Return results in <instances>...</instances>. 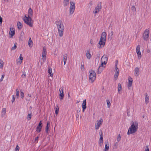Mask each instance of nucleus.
Instances as JSON below:
<instances>
[{
	"label": "nucleus",
	"mask_w": 151,
	"mask_h": 151,
	"mask_svg": "<svg viewBox=\"0 0 151 151\" xmlns=\"http://www.w3.org/2000/svg\"><path fill=\"white\" fill-rule=\"evenodd\" d=\"M55 24L57 26L59 36L60 37L63 36L64 32V26L63 23L61 20H58L55 22Z\"/></svg>",
	"instance_id": "obj_1"
},
{
	"label": "nucleus",
	"mask_w": 151,
	"mask_h": 151,
	"mask_svg": "<svg viewBox=\"0 0 151 151\" xmlns=\"http://www.w3.org/2000/svg\"><path fill=\"white\" fill-rule=\"evenodd\" d=\"M138 123L136 121L135 122H131V126L129 128L127 134L129 135L135 133L137 131L138 129Z\"/></svg>",
	"instance_id": "obj_2"
},
{
	"label": "nucleus",
	"mask_w": 151,
	"mask_h": 151,
	"mask_svg": "<svg viewBox=\"0 0 151 151\" xmlns=\"http://www.w3.org/2000/svg\"><path fill=\"white\" fill-rule=\"evenodd\" d=\"M31 17L27 16V15H25L24 17L23 18V20L25 23L32 27L33 25V21Z\"/></svg>",
	"instance_id": "obj_3"
},
{
	"label": "nucleus",
	"mask_w": 151,
	"mask_h": 151,
	"mask_svg": "<svg viewBox=\"0 0 151 151\" xmlns=\"http://www.w3.org/2000/svg\"><path fill=\"white\" fill-rule=\"evenodd\" d=\"M89 79L92 83L94 82L96 78V74L95 72L92 70L89 71Z\"/></svg>",
	"instance_id": "obj_4"
},
{
	"label": "nucleus",
	"mask_w": 151,
	"mask_h": 151,
	"mask_svg": "<svg viewBox=\"0 0 151 151\" xmlns=\"http://www.w3.org/2000/svg\"><path fill=\"white\" fill-rule=\"evenodd\" d=\"M75 9V3L71 1H70V6L69 9L70 14H72L74 13Z\"/></svg>",
	"instance_id": "obj_5"
},
{
	"label": "nucleus",
	"mask_w": 151,
	"mask_h": 151,
	"mask_svg": "<svg viewBox=\"0 0 151 151\" xmlns=\"http://www.w3.org/2000/svg\"><path fill=\"white\" fill-rule=\"evenodd\" d=\"M150 32L148 29H146L143 35V37L144 40L146 41H147L149 39V34Z\"/></svg>",
	"instance_id": "obj_6"
},
{
	"label": "nucleus",
	"mask_w": 151,
	"mask_h": 151,
	"mask_svg": "<svg viewBox=\"0 0 151 151\" xmlns=\"http://www.w3.org/2000/svg\"><path fill=\"white\" fill-rule=\"evenodd\" d=\"M140 46L139 45H138L136 47V52L137 54L138 58L139 59H140L142 57V54L140 51Z\"/></svg>",
	"instance_id": "obj_7"
},
{
	"label": "nucleus",
	"mask_w": 151,
	"mask_h": 151,
	"mask_svg": "<svg viewBox=\"0 0 151 151\" xmlns=\"http://www.w3.org/2000/svg\"><path fill=\"white\" fill-rule=\"evenodd\" d=\"M101 9V3L100 2L98 4L97 6L95 8L93 13L95 14L98 13Z\"/></svg>",
	"instance_id": "obj_8"
},
{
	"label": "nucleus",
	"mask_w": 151,
	"mask_h": 151,
	"mask_svg": "<svg viewBox=\"0 0 151 151\" xmlns=\"http://www.w3.org/2000/svg\"><path fill=\"white\" fill-rule=\"evenodd\" d=\"M106 41L102 39H100V41L99 42L98 47L99 48H101V45H102L103 47L105 45Z\"/></svg>",
	"instance_id": "obj_9"
},
{
	"label": "nucleus",
	"mask_w": 151,
	"mask_h": 151,
	"mask_svg": "<svg viewBox=\"0 0 151 151\" xmlns=\"http://www.w3.org/2000/svg\"><path fill=\"white\" fill-rule=\"evenodd\" d=\"M59 91L60 93V94H59V98L60 99H62L63 98L64 96L63 92V88L62 87L60 88Z\"/></svg>",
	"instance_id": "obj_10"
},
{
	"label": "nucleus",
	"mask_w": 151,
	"mask_h": 151,
	"mask_svg": "<svg viewBox=\"0 0 151 151\" xmlns=\"http://www.w3.org/2000/svg\"><path fill=\"white\" fill-rule=\"evenodd\" d=\"M108 60L106 56H103L101 58V61L102 62L101 65L103 64H106L107 63Z\"/></svg>",
	"instance_id": "obj_11"
},
{
	"label": "nucleus",
	"mask_w": 151,
	"mask_h": 151,
	"mask_svg": "<svg viewBox=\"0 0 151 151\" xmlns=\"http://www.w3.org/2000/svg\"><path fill=\"white\" fill-rule=\"evenodd\" d=\"M103 120L102 119H100L97 122L96 124L95 128L96 129H99L101 124L102 123Z\"/></svg>",
	"instance_id": "obj_12"
},
{
	"label": "nucleus",
	"mask_w": 151,
	"mask_h": 151,
	"mask_svg": "<svg viewBox=\"0 0 151 151\" xmlns=\"http://www.w3.org/2000/svg\"><path fill=\"white\" fill-rule=\"evenodd\" d=\"M47 54V51L45 47H43V51L42 53V57L43 58H42L43 61H44L45 60V58L46 57V55Z\"/></svg>",
	"instance_id": "obj_13"
},
{
	"label": "nucleus",
	"mask_w": 151,
	"mask_h": 151,
	"mask_svg": "<svg viewBox=\"0 0 151 151\" xmlns=\"http://www.w3.org/2000/svg\"><path fill=\"white\" fill-rule=\"evenodd\" d=\"M128 80V83L127 84V87L128 89H130L129 88L132 86V84L133 80L130 77H129Z\"/></svg>",
	"instance_id": "obj_14"
},
{
	"label": "nucleus",
	"mask_w": 151,
	"mask_h": 151,
	"mask_svg": "<svg viewBox=\"0 0 151 151\" xmlns=\"http://www.w3.org/2000/svg\"><path fill=\"white\" fill-rule=\"evenodd\" d=\"M86 100L84 99L83 101V102L82 105V111L83 112H84V111L86 109Z\"/></svg>",
	"instance_id": "obj_15"
},
{
	"label": "nucleus",
	"mask_w": 151,
	"mask_h": 151,
	"mask_svg": "<svg viewBox=\"0 0 151 151\" xmlns=\"http://www.w3.org/2000/svg\"><path fill=\"white\" fill-rule=\"evenodd\" d=\"M106 34L105 32H102L101 37L100 39L106 41Z\"/></svg>",
	"instance_id": "obj_16"
},
{
	"label": "nucleus",
	"mask_w": 151,
	"mask_h": 151,
	"mask_svg": "<svg viewBox=\"0 0 151 151\" xmlns=\"http://www.w3.org/2000/svg\"><path fill=\"white\" fill-rule=\"evenodd\" d=\"M145 102L146 104H147L149 102V96L147 93H145Z\"/></svg>",
	"instance_id": "obj_17"
},
{
	"label": "nucleus",
	"mask_w": 151,
	"mask_h": 151,
	"mask_svg": "<svg viewBox=\"0 0 151 151\" xmlns=\"http://www.w3.org/2000/svg\"><path fill=\"white\" fill-rule=\"evenodd\" d=\"M9 33V35H11V37H12L15 34V29L11 27Z\"/></svg>",
	"instance_id": "obj_18"
},
{
	"label": "nucleus",
	"mask_w": 151,
	"mask_h": 151,
	"mask_svg": "<svg viewBox=\"0 0 151 151\" xmlns=\"http://www.w3.org/2000/svg\"><path fill=\"white\" fill-rule=\"evenodd\" d=\"M122 88L121 84L120 83H119L118 86V91L119 93L120 94L122 91Z\"/></svg>",
	"instance_id": "obj_19"
},
{
	"label": "nucleus",
	"mask_w": 151,
	"mask_h": 151,
	"mask_svg": "<svg viewBox=\"0 0 151 151\" xmlns=\"http://www.w3.org/2000/svg\"><path fill=\"white\" fill-rule=\"evenodd\" d=\"M134 74L135 76H137L139 75V69L138 68L136 67L134 69Z\"/></svg>",
	"instance_id": "obj_20"
},
{
	"label": "nucleus",
	"mask_w": 151,
	"mask_h": 151,
	"mask_svg": "<svg viewBox=\"0 0 151 151\" xmlns=\"http://www.w3.org/2000/svg\"><path fill=\"white\" fill-rule=\"evenodd\" d=\"M119 70H116L115 71V75L114 76V80H116L117 79L118 77L119 76Z\"/></svg>",
	"instance_id": "obj_21"
},
{
	"label": "nucleus",
	"mask_w": 151,
	"mask_h": 151,
	"mask_svg": "<svg viewBox=\"0 0 151 151\" xmlns=\"http://www.w3.org/2000/svg\"><path fill=\"white\" fill-rule=\"evenodd\" d=\"M108 143V142H106L105 143V147L104 148V149L103 151H108L109 149V144H107Z\"/></svg>",
	"instance_id": "obj_22"
},
{
	"label": "nucleus",
	"mask_w": 151,
	"mask_h": 151,
	"mask_svg": "<svg viewBox=\"0 0 151 151\" xmlns=\"http://www.w3.org/2000/svg\"><path fill=\"white\" fill-rule=\"evenodd\" d=\"M33 11L31 8H29L28 11V14L27 16L32 17L33 16Z\"/></svg>",
	"instance_id": "obj_23"
},
{
	"label": "nucleus",
	"mask_w": 151,
	"mask_h": 151,
	"mask_svg": "<svg viewBox=\"0 0 151 151\" xmlns=\"http://www.w3.org/2000/svg\"><path fill=\"white\" fill-rule=\"evenodd\" d=\"M50 126V122L48 121L47 123V125L45 128V131L47 133H48V129Z\"/></svg>",
	"instance_id": "obj_24"
},
{
	"label": "nucleus",
	"mask_w": 151,
	"mask_h": 151,
	"mask_svg": "<svg viewBox=\"0 0 151 151\" xmlns=\"http://www.w3.org/2000/svg\"><path fill=\"white\" fill-rule=\"evenodd\" d=\"M104 69L103 67V65H102L101 64V65H100L98 69V73H100L102 72Z\"/></svg>",
	"instance_id": "obj_25"
},
{
	"label": "nucleus",
	"mask_w": 151,
	"mask_h": 151,
	"mask_svg": "<svg viewBox=\"0 0 151 151\" xmlns=\"http://www.w3.org/2000/svg\"><path fill=\"white\" fill-rule=\"evenodd\" d=\"M86 56L87 58L88 59H90L91 57V55L90 53V51L87 50L86 53Z\"/></svg>",
	"instance_id": "obj_26"
},
{
	"label": "nucleus",
	"mask_w": 151,
	"mask_h": 151,
	"mask_svg": "<svg viewBox=\"0 0 151 151\" xmlns=\"http://www.w3.org/2000/svg\"><path fill=\"white\" fill-rule=\"evenodd\" d=\"M28 45L29 47H32L33 45V42L31 38H29L28 42Z\"/></svg>",
	"instance_id": "obj_27"
},
{
	"label": "nucleus",
	"mask_w": 151,
	"mask_h": 151,
	"mask_svg": "<svg viewBox=\"0 0 151 151\" xmlns=\"http://www.w3.org/2000/svg\"><path fill=\"white\" fill-rule=\"evenodd\" d=\"M6 113V109L5 108L2 109V112H1V116L2 117H4Z\"/></svg>",
	"instance_id": "obj_28"
},
{
	"label": "nucleus",
	"mask_w": 151,
	"mask_h": 151,
	"mask_svg": "<svg viewBox=\"0 0 151 151\" xmlns=\"http://www.w3.org/2000/svg\"><path fill=\"white\" fill-rule=\"evenodd\" d=\"M17 26L19 29H20L22 27V23L19 22H18L17 23Z\"/></svg>",
	"instance_id": "obj_29"
},
{
	"label": "nucleus",
	"mask_w": 151,
	"mask_h": 151,
	"mask_svg": "<svg viewBox=\"0 0 151 151\" xmlns=\"http://www.w3.org/2000/svg\"><path fill=\"white\" fill-rule=\"evenodd\" d=\"M42 127V126H39L38 125H37L36 128V131L38 133L40 132L41 131Z\"/></svg>",
	"instance_id": "obj_30"
},
{
	"label": "nucleus",
	"mask_w": 151,
	"mask_h": 151,
	"mask_svg": "<svg viewBox=\"0 0 151 151\" xmlns=\"http://www.w3.org/2000/svg\"><path fill=\"white\" fill-rule=\"evenodd\" d=\"M59 109L58 107V105L57 104L55 107V114L57 115L59 112Z\"/></svg>",
	"instance_id": "obj_31"
},
{
	"label": "nucleus",
	"mask_w": 151,
	"mask_h": 151,
	"mask_svg": "<svg viewBox=\"0 0 151 151\" xmlns=\"http://www.w3.org/2000/svg\"><path fill=\"white\" fill-rule=\"evenodd\" d=\"M48 73L51 77H52L53 76V73L52 72V69L51 68H48Z\"/></svg>",
	"instance_id": "obj_32"
},
{
	"label": "nucleus",
	"mask_w": 151,
	"mask_h": 151,
	"mask_svg": "<svg viewBox=\"0 0 151 151\" xmlns=\"http://www.w3.org/2000/svg\"><path fill=\"white\" fill-rule=\"evenodd\" d=\"M16 95L17 99L19 97V90L17 88L16 90Z\"/></svg>",
	"instance_id": "obj_33"
},
{
	"label": "nucleus",
	"mask_w": 151,
	"mask_h": 151,
	"mask_svg": "<svg viewBox=\"0 0 151 151\" xmlns=\"http://www.w3.org/2000/svg\"><path fill=\"white\" fill-rule=\"evenodd\" d=\"M3 66L4 62L1 59H0V68L2 69L3 68Z\"/></svg>",
	"instance_id": "obj_34"
},
{
	"label": "nucleus",
	"mask_w": 151,
	"mask_h": 151,
	"mask_svg": "<svg viewBox=\"0 0 151 151\" xmlns=\"http://www.w3.org/2000/svg\"><path fill=\"white\" fill-rule=\"evenodd\" d=\"M107 104V107L108 108L110 107L111 106V103L109 100H106Z\"/></svg>",
	"instance_id": "obj_35"
},
{
	"label": "nucleus",
	"mask_w": 151,
	"mask_h": 151,
	"mask_svg": "<svg viewBox=\"0 0 151 151\" xmlns=\"http://www.w3.org/2000/svg\"><path fill=\"white\" fill-rule=\"evenodd\" d=\"M31 117H32V114H31V113H30L29 114L28 113V115H27V119L28 120H30L31 119Z\"/></svg>",
	"instance_id": "obj_36"
},
{
	"label": "nucleus",
	"mask_w": 151,
	"mask_h": 151,
	"mask_svg": "<svg viewBox=\"0 0 151 151\" xmlns=\"http://www.w3.org/2000/svg\"><path fill=\"white\" fill-rule=\"evenodd\" d=\"M131 10L134 13L135 12L136 13V8L134 6H132L131 7Z\"/></svg>",
	"instance_id": "obj_37"
},
{
	"label": "nucleus",
	"mask_w": 151,
	"mask_h": 151,
	"mask_svg": "<svg viewBox=\"0 0 151 151\" xmlns=\"http://www.w3.org/2000/svg\"><path fill=\"white\" fill-rule=\"evenodd\" d=\"M17 43H15L14 46L12 47L11 48V50H14L17 48Z\"/></svg>",
	"instance_id": "obj_38"
},
{
	"label": "nucleus",
	"mask_w": 151,
	"mask_h": 151,
	"mask_svg": "<svg viewBox=\"0 0 151 151\" xmlns=\"http://www.w3.org/2000/svg\"><path fill=\"white\" fill-rule=\"evenodd\" d=\"M67 55L66 54L63 55V61H67Z\"/></svg>",
	"instance_id": "obj_39"
},
{
	"label": "nucleus",
	"mask_w": 151,
	"mask_h": 151,
	"mask_svg": "<svg viewBox=\"0 0 151 151\" xmlns=\"http://www.w3.org/2000/svg\"><path fill=\"white\" fill-rule=\"evenodd\" d=\"M69 4V1H64V4L65 6H67Z\"/></svg>",
	"instance_id": "obj_40"
},
{
	"label": "nucleus",
	"mask_w": 151,
	"mask_h": 151,
	"mask_svg": "<svg viewBox=\"0 0 151 151\" xmlns=\"http://www.w3.org/2000/svg\"><path fill=\"white\" fill-rule=\"evenodd\" d=\"M103 140H101L99 139V145L100 146H101L103 144Z\"/></svg>",
	"instance_id": "obj_41"
},
{
	"label": "nucleus",
	"mask_w": 151,
	"mask_h": 151,
	"mask_svg": "<svg viewBox=\"0 0 151 151\" xmlns=\"http://www.w3.org/2000/svg\"><path fill=\"white\" fill-rule=\"evenodd\" d=\"M121 139V137L120 134H119L117 138V141L119 142Z\"/></svg>",
	"instance_id": "obj_42"
},
{
	"label": "nucleus",
	"mask_w": 151,
	"mask_h": 151,
	"mask_svg": "<svg viewBox=\"0 0 151 151\" xmlns=\"http://www.w3.org/2000/svg\"><path fill=\"white\" fill-rule=\"evenodd\" d=\"M81 70L83 71L84 70V64H82V63H81Z\"/></svg>",
	"instance_id": "obj_43"
},
{
	"label": "nucleus",
	"mask_w": 151,
	"mask_h": 151,
	"mask_svg": "<svg viewBox=\"0 0 151 151\" xmlns=\"http://www.w3.org/2000/svg\"><path fill=\"white\" fill-rule=\"evenodd\" d=\"M24 93L23 92L21 91L20 96L21 98H22V99H23L24 97Z\"/></svg>",
	"instance_id": "obj_44"
},
{
	"label": "nucleus",
	"mask_w": 151,
	"mask_h": 151,
	"mask_svg": "<svg viewBox=\"0 0 151 151\" xmlns=\"http://www.w3.org/2000/svg\"><path fill=\"white\" fill-rule=\"evenodd\" d=\"M19 147L18 145L16 146V147L15 148V151H19Z\"/></svg>",
	"instance_id": "obj_45"
},
{
	"label": "nucleus",
	"mask_w": 151,
	"mask_h": 151,
	"mask_svg": "<svg viewBox=\"0 0 151 151\" xmlns=\"http://www.w3.org/2000/svg\"><path fill=\"white\" fill-rule=\"evenodd\" d=\"M100 139H99L103 140V136H102V133L101 132V133H100Z\"/></svg>",
	"instance_id": "obj_46"
},
{
	"label": "nucleus",
	"mask_w": 151,
	"mask_h": 151,
	"mask_svg": "<svg viewBox=\"0 0 151 151\" xmlns=\"http://www.w3.org/2000/svg\"><path fill=\"white\" fill-rule=\"evenodd\" d=\"M15 98L14 97V96L13 95L12 96V102L13 103L15 101Z\"/></svg>",
	"instance_id": "obj_47"
},
{
	"label": "nucleus",
	"mask_w": 151,
	"mask_h": 151,
	"mask_svg": "<svg viewBox=\"0 0 151 151\" xmlns=\"http://www.w3.org/2000/svg\"><path fill=\"white\" fill-rule=\"evenodd\" d=\"M39 137L37 136L35 138V142H36V143H37L38 140V139L39 138Z\"/></svg>",
	"instance_id": "obj_48"
},
{
	"label": "nucleus",
	"mask_w": 151,
	"mask_h": 151,
	"mask_svg": "<svg viewBox=\"0 0 151 151\" xmlns=\"http://www.w3.org/2000/svg\"><path fill=\"white\" fill-rule=\"evenodd\" d=\"M4 76H5V75L4 74H3L2 75L0 79V81L1 82L3 81V80L4 78Z\"/></svg>",
	"instance_id": "obj_49"
},
{
	"label": "nucleus",
	"mask_w": 151,
	"mask_h": 151,
	"mask_svg": "<svg viewBox=\"0 0 151 151\" xmlns=\"http://www.w3.org/2000/svg\"><path fill=\"white\" fill-rule=\"evenodd\" d=\"M145 151H149L148 145H147L146 146Z\"/></svg>",
	"instance_id": "obj_50"
},
{
	"label": "nucleus",
	"mask_w": 151,
	"mask_h": 151,
	"mask_svg": "<svg viewBox=\"0 0 151 151\" xmlns=\"http://www.w3.org/2000/svg\"><path fill=\"white\" fill-rule=\"evenodd\" d=\"M19 59L20 60H22L23 59V58L22 57V54H20Z\"/></svg>",
	"instance_id": "obj_51"
},
{
	"label": "nucleus",
	"mask_w": 151,
	"mask_h": 151,
	"mask_svg": "<svg viewBox=\"0 0 151 151\" xmlns=\"http://www.w3.org/2000/svg\"><path fill=\"white\" fill-rule=\"evenodd\" d=\"M22 60H19L17 61V63H19L20 64H21L22 62Z\"/></svg>",
	"instance_id": "obj_52"
},
{
	"label": "nucleus",
	"mask_w": 151,
	"mask_h": 151,
	"mask_svg": "<svg viewBox=\"0 0 151 151\" xmlns=\"http://www.w3.org/2000/svg\"><path fill=\"white\" fill-rule=\"evenodd\" d=\"M42 121L41 120L39 123V124H38V125L39 126H42Z\"/></svg>",
	"instance_id": "obj_53"
},
{
	"label": "nucleus",
	"mask_w": 151,
	"mask_h": 151,
	"mask_svg": "<svg viewBox=\"0 0 151 151\" xmlns=\"http://www.w3.org/2000/svg\"><path fill=\"white\" fill-rule=\"evenodd\" d=\"M22 77H25L26 76V74L25 73H24L22 75Z\"/></svg>",
	"instance_id": "obj_54"
},
{
	"label": "nucleus",
	"mask_w": 151,
	"mask_h": 151,
	"mask_svg": "<svg viewBox=\"0 0 151 151\" xmlns=\"http://www.w3.org/2000/svg\"><path fill=\"white\" fill-rule=\"evenodd\" d=\"M115 68L116 69H116L117 70H119L117 68V65L116 63V64L115 66Z\"/></svg>",
	"instance_id": "obj_55"
},
{
	"label": "nucleus",
	"mask_w": 151,
	"mask_h": 151,
	"mask_svg": "<svg viewBox=\"0 0 151 151\" xmlns=\"http://www.w3.org/2000/svg\"><path fill=\"white\" fill-rule=\"evenodd\" d=\"M2 22V19L0 16V22L1 23Z\"/></svg>",
	"instance_id": "obj_56"
},
{
	"label": "nucleus",
	"mask_w": 151,
	"mask_h": 151,
	"mask_svg": "<svg viewBox=\"0 0 151 151\" xmlns=\"http://www.w3.org/2000/svg\"><path fill=\"white\" fill-rule=\"evenodd\" d=\"M113 33H114V32H113V31H111V36H112L113 35Z\"/></svg>",
	"instance_id": "obj_57"
},
{
	"label": "nucleus",
	"mask_w": 151,
	"mask_h": 151,
	"mask_svg": "<svg viewBox=\"0 0 151 151\" xmlns=\"http://www.w3.org/2000/svg\"><path fill=\"white\" fill-rule=\"evenodd\" d=\"M67 61H63L64 63V65H65Z\"/></svg>",
	"instance_id": "obj_58"
},
{
	"label": "nucleus",
	"mask_w": 151,
	"mask_h": 151,
	"mask_svg": "<svg viewBox=\"0 0 151 151\" xmlns=\"http://www.w3.org/2000/svg\"><path fill=\"white\" fill-rule=\"evenodd\" d=\"M28 96L29 97H31V94H28Z\"/></svg>",
	"instance_id": "obj_59"
},
{
	"label": "nucleus",
	"mask_w": 151,
	"mask_h": 151,
	"mask_svg": "<svg viewBox=\"0 0 151 151\" xmlns=\"http://www.w3.org/2000/svg\"><path fill=\"white\" fill-rule=\"evenodd\" d=\"M150 50H147V52L148 53H149L150 52Z\"/></svg>",
	"instance_id": "obj_60"
},
{
	"label": "nucleus",
	"mask_w": 151,
	"mask_h": 151,
	"mask_svg": "<svg viewBox=\"0 0 151 151\" xmlns=\"http://www.w3.org/2000/svg\"><path fill=\"white\" fill-rule=\"evenodd\" d=\"M92 41H90V42H91V44H92Z\"/></svg>",
	"instance_id": "obj_61"
},
{
	"label": "nucleus",
	"mask_w": 151,
	"mask_h": 151,
	"mask_svg": "<svg viewBox=\"0 0 151 151\" xmlns=\"http://www.w3.org/2000/svg\"><path fill=\"white\" fill-rule=\"evenodd\" d=\"M68 97H69V96L70 97V95H69V94H68Z\"/></svg>",
	"instance_id": "obj_62"
},
{
	"label": "nucleus",
	"mask_w": 151,
	"mask_h": 151,
	"mask_svg": "<svg viewBox=\"0 0 151 151\" xmlns=\"http://www.w3.org/2000/svg\"><path fill=\"white\" fill-rule=\"evenodd\" d=\"M9 0H4V1H8Z\"/></svg>",
	"instance_id": "obj_63"
},
{
	"label": "nucleus",
	"mask_w": 151,
	"mask_h": 151,
	"mask_svg": "<svg viewBox=\"0 0 151 151\" xmlns=\"http://www.w3.org/2000/svg\"><path fill=\"white\" fill-rule=\"evenodd\" d=\"M30 100V99H28V100L29 101Z\"/></svg>",
	"instance_id": "obj_64"
}]
</instances>
